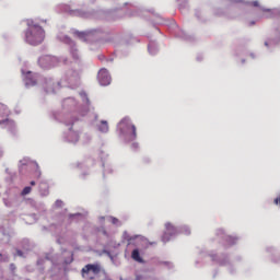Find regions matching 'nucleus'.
<instances>
[{
  "mask_svg": "<svg viewBox=\"0 0 280 280\" xmlns=\"http://www.w3.org/2000/svg\"><path fill=\"white\" fill-rule=\"evenodd\" d=\"M100 132H108V122L102 121L98 127Z\"/></svg>",
  "mask_w": 280,
  "mask_h": 280,
  "instance_id": "13",
  "label": "nucleus"
},
{
  "mask_svg": "<svg viewBox=\"0 0 280 280\" xmlns=\"http://www.w3.org/2000/svg\"><path fill=\"white\" fill-rule=\"evenodd\" d=\"M102 267L100 265H86L82 269L83 279H93V275H100Z\"/></svg>",
  "mask_w": 280,
  "mask_h": 280,
  "instance_id": "3",
  "label": "nucleus"
},
{
  "mask_svg": "<svg viewBox=\"0 0 280 280\" xmlns=\"http://www.w3.org/2000/svg\"><path fill=\"white\" fill-rule=\"evenodd\" d=\"M22 73L24 75V82L27 86H34L36 84V80H34V75L32 72H26L22 70Z\"/></svg>",
  "mask_w": 280,
  "mask_h": 280,
  "instance_id": "6",
  "label": "nucleus"
},
{
  "mask_svg": "<svg viewBox=\"0 0 280 280\" xmlns=\"http://www.w3.org/2000/svg\"><path fill=\"white\" fill-rule=\"evenodd\" d=\"M265 45H266V47H268V42H267V43H265Z\"/></svg>",
  "mask_w": 280,
  "mask_h": 280,
  "instance_id": "27",
  "label": "nucleus"
},
{
  "mask_svg": "<svg viewBox=\"0 0 280 280\" xmlns=\"http://www.w3.org/2000/svg\"><path fill=\"white\" fill-rule=\"evenodd\" d=\"M124 240H126L127 242H129V244L132 242V240H135V237L130 236L128 234V232L124 233Z\"/></svg>",
  "mask_w": 280,
  "mask_h": 280,
  "instance_id": "15",
  "label": "nucleus"
},
{
  "mask_svg": "<svg viewBox=\"0 0 280 280\" xmlns=\"http://www.w3.org/2000/svg\"><path fill=\"white\" fill-rule=\"evenodd\" d=\"M18 255H19L20 257H22V256H23V254H22L21 252H18Z\"/></svg>",
  "mask_w": 280,
  "mask_h": 280,
  "instance_id": "25",
  "label": "nucleus"
},
{
  "mask_svg": "<svg viewBox=\"0 0 280 280\" xmlns=\"http://www.w3.org/2000/svg\"><path fill=\"white\" fill-rule=\"evenodd\" d=\"M43 196H47V194H49V190H45L44 192H42Z\"/></svg>",
  "mask_w": 280,
  "mask_h": 280,
  "instance_id": "24",
  "label": "nucleus"
},
{
  "mask_svg": "<svg viewBox=\"0 0 280 280\" xmlns=\"http://www.w3.org/2000/svg\"><path fill=\"white\" fill-rule=\"evenodd\" d=\"M38 62L44 69H50V67H56L58 65V57L47 55L39 58Z\"/></svg>",
  "mask_w": 280,
  "mask_h": 280,
  "instance_id": "4",
  "label": "nucleus"
},
{
  "mask_svg": "<svg viewBox=\"0 0 280 280\" xmlns=\"http://www.w3.org/2000/svg\"><path fill=\"white\" fill-rule=\"evenodd\" d=\"M165 229H166V232L165 234L162 236V242H170V237H167V233H174L175 229L172 226V224L170 223H166L165 224Z\"/></svg>",
  "mask_w": 280,
  "mask_h": 280,
  "instance_id": "7",
  "label": "nucleus"
},
{
  "mask_svg": "<svg viewBox=\"0 0 280 280\" xmlns=\"http://www.w3.org/2000/svg\"><path fill=\"white\" fill-rule=\"evenodd\" d=\"M0 115H8V108L4 105H0Z\"/></svg>",
  "mask_w": 280,
  "mask_h": 280,
  "instance_id": "16",
  "label": "nucleus"
},
{
  "mask_svg": "<svg viewBox=\"0 0 280 280\" xmlns=\"http://www.w3.org/2000/svg\"><path fill=\"white\" fill-rule=\"evenodd\" d=\"M184 229H186L185 231H184V233H185V235H189V230L187 229V228H184Z\"/></svg>",
  "mask_w": 280,
  "mask_h": 280,
  "instance_id": "22",
  "label": "nucleus"
},
{
  "mask_svg": "<svg viewBox=\"0 0 280 280\" xmlns=\"http://www.w3.org/2000/svg\"><path fill=\"white\" fill-rule=\"evenodd\" d=\"M110 221L113 222V224H119V220H117L116 218H110Z\"/></svg>",
  "mask_w": 280,
  "mask_h": 280,
  "instance_id": "18",
  "label": "nucleus"
},
{
  "mask_svg": "<svg viewBox=\"0 0 280 280\" xmlns=\"http://www.w3.org/2000/svg\"><path fill=\"white\" fill-rule=\"evenodd\" d=\"M55 205H56V207H62V201L57 200Z\"/></svg>",
  "mask_w": 280,
  "mask_h": 280,
  "instance_id": "19",
  "label": "nucleus"
},
{
  "mask_svg": "<svg viewBox=\"0 0 280 280\" xmlns=\"http://www.w3.org/2000/svg\"><path fill=\"white\" fill-rule=\"evenodd\" d=\"M131 258L133 259V261H138V264H143V258H141V254L139 253V249L132 250Z\"/></svg>",
  "mask_w": 280,
  "mask_h": 280,
  "instance_id": "8",
  "label": "nucleus"
},
{
  "mask_svg": "<svg viewBox=\"0 0 280 280\" xmlns=\"http://www.w3.org/2000/svg\"><path fill=\"white\" fill-rule=\"evenodd\" d=\"M252 5H254L255 8H257V5H259V2H258V1H254V2H252Z\"/></svg>",
  "mask_w": 280,
  "mask_h": 280,
  "instance_id": "20",
  "label": "nucleus"
},
{
  "mask_svg": "<svg viewBox=\"0 0 280 280\" xmlns=\"http://www.w3.org/2000/svg\"><path fill=\"white\" fill-rule=\"evenodd\" d=\"M63 42L65 43H71V39H69V37H66V38H63Z\"/></svg>",
  "mask_w": 280,
  "mask_h": 280,
  "instance_id": "21",
  "label": "nucleus"
},
{
  "mask_svg": "<svg viewBox=\"0 0 280 280\" xmlns=\"http://www.w3.org/2000/svg\"><path fill=\"white\" fill-rule=\"evenodd\" d=\"M0 124H4V128H8V130H12V128L14 127V121L12 120H3L0 121Z\"/></svg>",
  "mask_w": 280,
  "mask_h": 280,
  "instance_id": "12",
  "label": "nucleus"
},
{
  "mask_svg": "<svg viewBox=\"0 0 280 280\" xmlns=\"http://www.w3.org/2000/svg\"><path fill=\"white\" fill-rule=\"evenodd\" d=\"M74 36H77V38H80V40H86L89 38V34L88 33L75 32Z\"/></svg>",
  "mask_w": 280,
  "mask_h": 280,
  "instance_id": "11",
  "label": "nucleus"
},
{
  "mask_svg": "<svg viewBox=\"0 0 280 280\" xmlns=\"http://www.w3.org/2000/svg\"><path fill=\"white\" fill-rule=\"evenodd\" d=\"M156 51H159V48L154 44H150L149 45V54H151V56H154V54H156Z\"/></svg>",
  "mask_w": 280,
  "mask_h": 280,
  "instance_id": "14",
  "label": "nucleus"
},
{
  "mask_svg": "<svg viewBox=\"0 0 280 280\" xmlns=\"http://www.w3.org/2000/svg\"><path fill=\"white\" fill-rule=\"evenodd\" d=\"M27 31L25 33V40L28 45H40L45 40V30L34 23V20H27Z\"/></svg>",
  "mask_w": 280,
  "mask_h": 280,
  "instance_id": "1",
  "label": "nucleus"
},
{
  "mask_svg": "<svg viewBox=\"0 0 280 280\" xmlns=\"http://www.w3.org/2000/svg\"><path fill=\"white\" fill-rule=\"evenodd\" d=\"M110 81L112 79L108 70H106L105 68L101 69L98 71V82L101 86H108V84H110Z\"/></svg>",
  "mask_w": 280,
  "mask_h": 280,
  "instance_id": "5",
  "label": "nucleus"
},
{
  "mask_svg": "<svg viewBox=\"0 0 280 280\" xmlns=\"http://www.w3.org/2000/svg\"><path fill=\"white\" fill-rule=\"evenodd\" d=\"M30 191H32V187L26 186L23 191H22V196H27V194H30Z\"/></svg>",
  "mask_w": 280,
  "mask_h": 280,
  "instance_id": "17",
  "label": "nucleus"
},
{
  "mask_svg": "<svg viewBox=\"0 0 280 280\" xmlns=\"http://www.w3.org/2000/svg\"><path fill=\"white\" fill-rule=\"evenodd\" d=\"M279 202H280V198L278 197V198L275 199V203L279 205Z\"/></svg>",
  "mask_w": 280,
  "mask_h": 280,
  "instance_id": "23",
  "label": "nucleus"
},
{
  "mask_svg": "<svg viewBox=\"0 0 280 280\" xmlns=\"http://www.w3.org/2000/svg\"><path fill=\"white\" fill-rule=\"evenodd\" d=\"M31 185H36V183L35 182H31Z\"/></svg>",
  "mask_w": 280,
  "mask_h": 280,
  "instance_id": "26",
  "label": "nucleus"
},
{
  "mask_svg": "<svg viewBox=\"0 0 280 280\" xmlns=\"http://www.w3.org/2000/svg\"><path fill=\"white\" fill-rule=\"evenodd\" d=\"M118 130L121 135L129 136V139H137V127L130 122V118L126 117L118 124Z\"/></svg>",
  "mask_w": 280,
  "mask_h": 280,
  "instance_id": "2",
  "label": "nucleus"
},
{
  "mask_svg": "<svg viewBox=\"0 0 280 280\" xmlns=\"http://www.w3.org/2000/svg\"><path fill=\"white\" fill-rule=\"evenodd\" d=\"M262 12H265V19H272L276 14H279V11L271 9H262Z\"/></svg>",
  "mask_w": 280,
  "mask_h": 280,
  "instance_id": "9",
  "label": "nucleus"
},
{
  "mask_svg": "<svg viewBox=\"0 0 280 280\" xmlns=\"http://www.w3.org/2000/svg\"><path fill=\"white\" fill-rule=\"evenodd\" d=\"M78 139H79L78 132H75V131H69V133H68V141H69L70 143H78Z\"/></svg>",
  "mask_w": 280,
  "mask_h": 280,
  "instance_id": "10",
  "label": "nucleus"
}]
</instances>
